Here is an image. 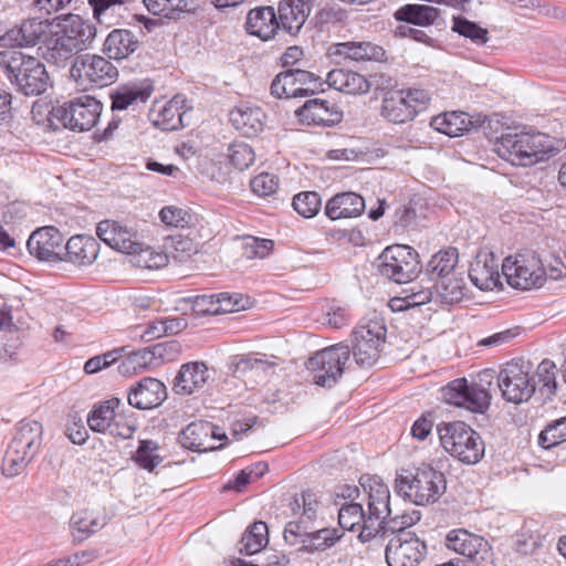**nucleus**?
Masks as SVG:
<instances>
[{
    "label": "nucleus",
    "mask_w": 566,
    "mask_h": 566,
    "mask_svg": "<svg viewBox=\"0 0 566 566\" xmlns=\"http://www.w3.org/2000/svg\"><path fill=\"white\" fill-rule=\"evenodd\" d=\"M349 357V346L344 344H336L317 352L306 364L313 375L314 384L333 387L343 376Z\"/></svg>",
    "instance_id": "12"
},
{
    "label": "nucleus",
    "mask_w": 566,
    "mask_h": 566,
    "mask_svg": "<svg viewBox=\"0 0 566 566\" xmlns=\"http://www.w3.org/2000/svg\"><path fill=\"white\" fill-rule=\"evenodd\" d=\"M49 28L46 20L28 19L20 25L8 30L0 41L4 46H30L35 45L45 34Z\"/></svg>",
    "instance_id": "26"
},
{
    "label": "nucleus",
    "mask_w": 566,
    "mask_h": 566,
    "mask_svg": "<svg viewBox=\"0 0 566 566\" xmlns=\"http://www.w3.org/2000/svg\"><path fill=\"white\" fill-rule=\"evenodd\" d=\"M292 206L300 216L313 218L321 210L322 199L316 191H304L294 196Z\"/></svg>",
    "instance_id": "55"
},
{
    "label": "nucleus",
    "mask_w": 566,
    "mask_h": 566,
    "mask_svg": "<svg viewBox=\"0 0 566 566\" xmlns=\"http://www.w3.org/2000/svg\"><path fill=\"white\" fill-rule=\"evenodd\" d=\"M139 45L136 35L125 29H115L104 41L103 52L114 60H123L133 54Z\"/></svg>",
    "instance_id": "37"
},
{
    "label": "nucleus",
    "mask_w": 566,
    "mask_h": 566,
    "mask_svg": "<svg viewBox=\"0 0 566 566\" xmlns=\"http://www.w3.org/2000/svg\"><path fill=\"white\" fill-rule=\"evenodd\" d=\"M280 29L277 15L272 7H258L249 11L245 30L249 34L268 41Z\"/></svg>",
    "instance_id": "28"
},
{
    "label": "nucleus",
    "mask_w": 566,
    "mask_h": 566,
    "mask_svg": "<svg viewBox=\"0 0 566 566\" xmlns=\"http://www.w3.org/2000/svg\"><path fill=\"white\" fill-rule=\"evenodd\" d=\"M335 53L354 62L381 61L385 56L381 46L366 41L338 43Z\"/></svg>",
    "instance_id": "38"
},
{
    "label": "nucleus",
    "mask_w": 566,
    "mask_h": 566,
    "mask_svg": "<svg viewBox=\"0 0 566 566\" xmlns=\"http://www.w3.org/2000/svg\"><path fill=\"white\" fill-rule=\"evenodd\" d=\"M497 387L507 402L520 405L528 401L536 391L533 364L523 358L507 361L497 375Z\"/></svg>",
    "instance_id": "7"
},
{
    "label": "nucleus",
    "mask_w": 566,
    "mask_h": 566,
    "mask_svg": "<svg viewBox=\"0 0 566 566\" xmlns=\"http://www.w3.org/2000/svg\"><path fill=\"white\" fill-rule=\"evenodd\" d=\"M253 193L259 197H269L279 189V178L269 172H261L250 181Z\"/></svg>",
    "instance_id": "63"
},
{
    "label": "nucleus",
    "mask_w": 566,
    "mask_h": 566,
    "mask_svg": "<svg viewBox=\"0 0 566 566\" xmlns=\"http://www.w3.org/2000/svg\"><path fill=\"white\" fill-rule=\"evenodd\" d=\"M451 29L479 45L485 44L489 40L486 29L481 28L475 22L469 21L463 17H453Z\"/></svg>",
    "instance_id": "58"
},
{
    "label": "nucleus",
    "mask_w": 566,
    "mask_h": 566,
    "mask_svg": "<svg viewBox=\"0 0 566 566\" xmlns=\"http://www.w3.org/2000/svg\"><path fill=\"white\" fill-rule=\"evenodd\" d=\"M315 93L314 88L297 86L293 73L287 70L280 72L271 84V94L277 98L304 97Z\"/></svg>",
    "instance_id": "43"
},
{
    "label": "nucleus",
    "mask_w": 566,
    "mask_h": 566,
    "mask_svg": "<svg viewBox=\"0 0 566 566\" xmlns=\"http://www.w3.org/2000/svg\"><path fill=\"white\" fill-rule=\"evenodd\" d=\"M446 546L465 557L478 566L491 565L489 543L481 536L463 528L452 530L446 536Z\"/></svg>",
    "instance_id": "16"
},
{
    "label": "nucleus",
    "mask_w": 566,
    "mask_h": 566,
    "mask_svg": "<svg viewBox=\"0 0 566 566\" xmlns=\"http://www.w3.org/2000/svg\"><path fill=\"white\" fill-rule=\"evenodd\" d=\"M496 139L499 156L514 166H533L555 150L549 136L539 132L506 133Z\"/></svg>",
    "instance_id": "2"
},
{
    "label": "nucleus",
    "mask_w": 566,
    "mask_h": 566,
    "mask_svg": "<svg viewBox=\"0 0 566 566\" xmlns=\"http://www.w3.org/2000/svg\"><path fill=\"white\" fill-rule=\"evenodd\" d=\"M444 489L443 473L426 464L409 475L399 474L395 482L396 492L417 505L434 503Z\"/></svg>",
    "instance_id": "5"
},
{
    "label": "nucleus",
    "mask_w": 566,
    "mask_h": 566,
    "mask_svg": "<svg viewBox=\"0 0 566 566\" xmlns=\"http://www.w3.org/2000/svg\"><path fill=\"white\" fill-rule=\"evenodd\" d=\"M502 272L507 283L515 289L531 290L541 287L546 281L544 261L533 251L517 253L514 258H505Z\"/></svg>",
    "instance_id": "9"
},
{
    "label": "nucleus",
    "mask_w": 566,
    "mask_h": 566,
    "mask_svg": "<svg viewBox=\"0 0 566 566\" xmlns=\"http://www.w3.org/2000/svg\"><path fill=\"white\" fill-rule=\"evenodd\" d=\"M43 427L36 420H22L8 444L2 459L1 472L6 478L20 475L39 453Z\"/></svg>",
    "instance_id": "3"
},
{
    "label": "nucleus",
    "mask_w": 566,
    "mask_h": 566,
    "mask_svg": "<svg viewBox=\"0 0 566 566\" xmlns=\"http://www.w3.org/2000/svg\"><path fill=\"white\" fill-rule=\"evenodd\" d=\"M360 484L367 493V509L360 503H346L338 511V523L343 530L359 531L357 538L365 544L385 528L386 518L390 515V491L378 476L367 478Z\"/></svg>",
    "instance_id": "1"
},
{
    "label": "nucleus",
    "mask_w": 566,
    "mask_h": 566,
    "mask_svg": "<svg viewBox=\"0 0 566 566\" xmlns=\"http://www.w3.org/2000/svg\"><path fill=\"white\" fill-rule=\"evenodd\" d=\"M269 543V530L266 523L254 522L243 534L240 541L239 552L253 555L261 552Z\"/></svg>",
    "instance_id": "45"
},
{
    "label": "nucleus",
    "mask_w": 566,
    "mask_h": 566,
    "mask_svg": "<svg viewBox=\"0 0 566 566\" xmlns=\"http://www.w3.org/2000/svg\"><path fill=\"white\" fill-rule=\"evenodd\" d=\"M469 277L481 291H490L500 283L499 259L493 252H479L470 264Z\"/></svg>",
    "instance_id": "23"
},
{
    "label": "nucleus",
    "mask_w": 566,
    "mask_h": 566,
    "mask_svg": "<svg viewBox=\"0 0 566 566\" xmlns=\"http://www.w3.org/2000/svg\"><path fill=\"white\" fill-rule=\"evenodd\" d=\"M167 398V388L163 381L145 377L128 390V403L139 410L159 407Z\"/></svg>",
    "instance_id": "19"
},
{
    "label": "nucleus",
    "mask_w": 566,
    "mask_h": 566,
    "mask_svg": "<svg viewBox=\"0 0 566 566\" xmlns=\"http://www.w3.org/2000/svg\"><path fill=\"white\" fill-rule=\"evenodd\" d=\"M147 10L154 15L170 20L179 19L181 13L195 11L193 0H143Z\"/></svg>",
    "instance_id": "42"
},
{
    "label": "nucleus",
    "mask_w": 566,
    "mask_h": 566,
    "mask_svg": "<svg viewBox=\"0 0 566 566\" xmlns=\"http://www.w3.org/2000/svg\"><path fill=\"white\" fill-rule=\"evenodd\" d=\"M458 263V252L455 249L442 250L432 255L427 264V273L431 280H437L452 274Z\"/></svg>",
    "instance_id": "49"
},
{
    "label": "nucleus",
    "mask_w": 566,
    "mask_h": 566,
    "mask_svg": "<svg viewBox=\"0 0 566 566\" xmlns=\"http://www.w3.org/2000/svg\"><path fill=\"white\" fill-rule=\"evenodd\" d=\"M566 442V417L549 422L538 436V444L544 449H551Z\"/></svg>",
    "instance_id": "54"
},
{
    "label": "nucleus",
    "mask_w": 566,
    "mask_h": 566,
    "mask_svg": "<svg viewBox=\"0 0 566 566\" xmlns=\"http://www.w3.org/2000/svg\"><path fill=\"white\" fill-rule=\"evenodd\" d=\"M42 50L43 59L57 67L66 65L70 59L77 54L74 49L64 41L61 35L55 32L51 38L44 42Z\"/></svg>",
    "instance_id": "41"
},
{
    "label": "nucleus",
    "mask_w": 566,
    "mask_h": 566,
    "mask_svg": "<svg viewBox=\"0 0 566 566\" xmlns=\"http://www.w3.org/2000/svg\"><path fill=\"white\" fill-rule=\"evenodd\" d=\"M189 109L186 97L177 94L158 111L154 123L163 130H177L185 127L184 118Z\"/></svg>",
    "instance_id": "36"
},
{
    "label": "nucleus",
    "mask_w": 566,
    "mask_h": 566,
    "mask_svg": "<svg viewBox=\"0 0 566 566\" xmlns=\"http://www.w3.org/2000/svg\"><path fill=\"white\" fill-rule=\"evenodd\" d=\"M211 378L208 366L202 361L181 365L175 378L172 390L178 395H192L202 390Z\"/></svg>",
    "instance_id": "24"
},
{
    "label": "nucleus",
    "mask_w": 566,
    "mask_h": 566,
    "mask_svg": "<svg viewBox=\"0 0 566 566\" xmlns=\"http://www.w3.org/2000/svg\"><path fill=\"white\" fill-rule=\"evenodd\" d=\"M485 120L481 115L473 117L465 112H447L433 117L431 126L442 134L455 137L482 127Z\"/></svg>",
    "instance_id": "25"
},
{
    "label": "nucleus",
    "mask_w": 566,
    "mask_h": 566,
    "mask_svg": "<svg viewBox=\"0 0 566 566\" xmlns=\"http://www.w3.org/2000/svg\"><path fill=\"white\" fill-rule=\"evenodd\" d=\"M111 426L112 428H109L107 434L122 439L132 438L137 429L136 419L133 413L117 412Z\"/></svg>",
    "instance_id": "61"
},
{
    "label": "nucleus",
    "mask_w": 566,
    "mask_h": 566,
    "mask_svg": "<svg viewBox=\"0 0 566 566\" xmlns=\"http://www.w3.org/2000/svg\"><path fill=\"white\" fill-rule=\"evenodd\" d=\"M107 524L105 514L95 510H81L75 512L70 520V527L74 541L82 542L92 534L101 531Z\"/></svg>",
    "instance_id": "35"
},
{
    "label": "nucleus",
    "mask_w": 566,
    "mask_h": 566,
    "mask_svg": "<svg viewBox=\"0 0 566 566\" xmlns=\"http://www.w3.org/2000/svg\"><path fill=\"white\" fill-rule=\"evenodd\" d=\"M387 327L382 318L374 316L368 319H363L359 325L354 329L353 337L355 339H370L371 342L386 340Z\"/></svg>",
    "instance_id": "53"
},
{
    "label": "nucleus",
    "mask_w": 566,
    "mask_h": 566,
    "mask_svg": "<svg viewBox=\"0 0 566 566\" xmlns=\"http://www.w3.org/2000/svg\"><path fill=\"white\" fill-rule=\"evenodd\" d=\"M97 237L112 249L129 254L139 248L137 234L115 220H103L96 227Z\"/></svg>",
    "instance_id": "21"
},
{
    "label": "nucleus",
    "mask_w": 566,
    "mask_h": 566,
    "mask_svg": "<svg viewBox=\"0 0 566 566\" xmlns=\"http://www.w3.org/2000/svg\"><path fill=\"white\" fill-rule=\"evenodd\" d=\"M438 13V9L430 6L406 4L395 12V18L416 25H429L436 21Z\"/></svg>",
    "instance_id": "46"
},
{
    "label": "nucleus",
    "mask_w": 566,
    "mask_h": 566,
    "mask_svg": "<svg viewBox=\"0 0 566 566\" xmlns=\"http://www.w3.org/2000/svg\"><path fill=\"white\" fill-rule=\"evenodd\" d=\"M125 0H90L94 18L99 23H107L122 9Z\"/></svg>",
    "instance_id": "62"
},
{
    "label": "nucleus",
    "mask_w": 566,
    "mask_h": 566,
    "mask_svg": "<svg viewBox=\"0 0 566 566\" xmlns=\"http://www.w3.org/2000/svg\"><path fill=\"white\" fill-rule=\"evenodd\" d=\"M437 280L436 291L443 303L453 304L463 298L465 290L463 279L450 274Z\"/></svg>",
    "instance_id": "51"
},
{
    "label": "nucleus",
    "mask_w": 566,
    "mask_h": 566,
    "mask_svg": "<svg viewBox=\"0 0 566 566\" xmlns=\"http://www.w3.org/2000/svg\"><path fill=\"white\" fill-rule=\"evenodd\" d=\"M0 66L24 95H40L50 85V77L44 64L36 57L25 55L20 51L0 52Z\"/></svg>",
    "instance_id": "4"
},
{
    "label": "nucleus",
    "mask_w": 566,
    "mask_h": 566,
    "mask_svg": "<svg viewBox=\"0 0 566 566\" xmlns=\"http://www.w3.org/2000/svg\"><path fill=\"white\" fill-rule=\"evenodd\" d=\"M311 7L305 0H283L279 6V23L289 34H297L310 15Z\"/></svg>",
    "instance_id": "29"
},
{
    "label": "nucleus",
    "mask_w": 566,
    "mask_h": 566,
    "mask_svg": "<svg viewBox=\"0 0 566 566\" xmlns=\"http://www.w3.org/2000/svg\"><path fill=\"white\" fill-rule=\"evenodd\" d=\"M344 532L337 528H322L315 532H308L303 541L304 553L323 552L334 546L342 537Z\"/></svg>",
    "instance_id": "47"
},
{
    "label": "nucleus",
    "mask_w": 566,
    "mask_h": 566,
    "mask_svg": "<svg viewBox=\"0 0 566 566\" xmlns=\"http://www.w3.org/2000/svg\"><path fill=\"white\" fill-rule=\"evenodd\" d=\"M365 209V200L356 192H340L332 197L325 206V214L331 220L354 218L361 214Z\"/></svg>",
    "instance_id": "30"
},
{
    "label": "nucleus",
    "mask_w": 566,
    "mask_h": 566,
    "mask_svg": "<svg viewBox=\"0 0 566 566\" xmlns=\"http://www.w3.org/2000/svg\"><path fill=\"white\" fill-rule=\"evenodd\" d=\"M275 367L276 361L269 359L266 355L243 356L233 364V374L258 382L273 375Z\"/></svg>",
    "instance_id": "34"
},
{
    "label": "nucleus",
    "mask_w": 566,
    "mask_h": 566,
    "mask_svg": "<svg viewBox=\"0 0 566 566\" xmlns=\"http://www.w3.org/2000/svg\"><path fill=\"white\" fill-rule=\"evenodd\" d=\"M402 296L394 297L389 302L392 311H406L411 307L427 304L432 298V291L430 287H421L418 284L410 286L402 292Z\"/></svg>",
    "instance_id": "48"
},
{
    "label": "nucleus",
    "mask_w": 566,
    "mask_h": 566,
    "mask_svg": "<svg viewBox=\"0 0 566 566\" xmlns=\"http://www.w3.org/2000/svg\"><path fill=\"white\" fill-rule=\"evenodd\" d=\"M158 444L151 440H143L134 455L135 462L143 469L153 471L158 467L163 458L158 454Z\"/></svg>",
    "instance_id": "57"
},
{
    "label": "nucleus",
    "mask_w": 566,
    "mask_h": 566,
    "mask_svg": "<svg viewBox=\"0 0 566 566\" xmlns=\"http://www.w3.org/2000/svg\"><path fill=\"white\" fill-rule=\"evenodd\" d=\"M228 158L237 169L242 171L253 165L255 154L250 145L243 142H235L228 148Z\"/></svg>",
    "instance_id": "59"
},
{
    "label": "nucleus",
    "mask_w": 566,
    "mask_h": 566,
    "mask_svg": "<svg viewBox=\"0 0 566 566\" xmlns=\"http://www.w3.org/2000/svg\"><path fill=\"white\" fill-rule=\"evenodd\" d=\"M233 127L245 137L259 135L265 125V113L261 107L242 104L230 112Z\"/></svg>",
    "instance_id": "27"
},
{
    "label": "nucleus",
    "mask_w": 566,
    "mask_h": 566,
    "mask_svg": "<svg viewBox=\"0 0 566 566\" xmlns=\"http://www.w3.org/2000/svg\"><path fill=\"white\" fill-rule=\"evenodd\" d=\"M325 82L329 87L350 95L365 94L370 88L368 80L363 74L345 69L329 71Z\"/></svg>",
    "instance_id": "32"
},
{
    "label": "nucleus",
    "mask_w": 566,
    "mask_h": 566,
    "mask_svg": "<svg viewBox=\"0 0 566 566\" xmlns=\"http://www.w3.org/2000/svg\"><path fill=\"white\" fill-rule=\"evenodd\" d=\"M300 123L305 125L334 126L342 122L343 112L339 106L323 98H313L295 111Z\"/></svg>",
    "instance_id": "18"
},
{
    "label": "nucleus",
    "mask_w": 566,
    "mask_h": 566,
    "mask_svg": "<svg viewBox=\"0 0 566 566\" xmlns=\"http://www.w3.org/2000/svg\"><path fill=\"white\" fill-rule=\"evenodd\" d=\"M120 400L112 398L106 401L96 403L87 415V424L91 430L101 433H107L112 428V422L116 416V409L119 407Z\"/></svg>",
    "instance_id": "39"
},
{
    "label": "nucleus",
    "mask_w": 566,
    "mask_h": 566,
    "mask_svg": "<svg viewBox=\"0 0 566 566\" xmlns=\"http://www.w3.org/2000/svg\"><path fill=\"white\" fill-rule=\"evenodd\" d=\"M438 433L443 449L465 464H475L484 455L480 434L463 421L442 422Z\"/></svg>",
    "instance_id": "6"
},
{
    "label": "nucleus",
    "mask_w": 566,
    "mask_h": 566,
    "mask_svg": "<svg viewBox=\"0 0 566 566\" xmlns=\"http://www.w3.org/2000/svg\"><path fill=\"white\" fill-rule=\"evenodd\" d=\"M429 101L428 92L421 88L391 91L382 98L381 116L395 124L407 123L424 109Z\"/></svg>",
    "instance_id": "11"
},
{
    "label": "nucleus",
    "mask_w": 566,
    "mask_h": 566,
    "mask_svg": "<svg viewBox=\"0 0 566 566\" xmlns=\"http://www.w3.org/2000/svg\"><path fill=\"white\" fill-rule=\"evenodd\" d=\"M168 348H171L170 344L158 343L151 347L134 352L122 360L118 365V371L119 374L127 376L136 375L144 370L157 367L164 361Z\"/></svg>",
    "instance_id": "20"
},
{
    "label": "nucleus",
    "mask_w": 566,
    "mask_h": 566,
    "mask_svg": "<svg viewBox=\"0 0 566 566\" xmlns=\"http://www.w3.org/2000/svg\"><path fill=\"white\" fill-rule=\"evenodd\" d=\"M72 78L83 91L105 87L117 81V67L104 56L97 54L77 55L70 70Z\"/></svg>",
    "instance_id": "8"
},
{
    "label": "nucleus",
    "mask_w": 566,
    "mask_h": 566,
    "mask_svg": "<svg viewBox=\"0 0 566 566\" xmlns=\"http://www.w3.org/2000/svg\"><path fill=\"white\" fill-rule=\"evenodd\" d=\"M132 255L130 262L142 269H160L167 265L169 256L161 251H155L150 247H144L139 242V248L129 253Z\"/></svg>",
    "instance_id": "50"
},
{
    "label": "nucleus",
    "mask_w": 566,
    "mask_h": 566,
    "mask_svg": "<svg viewBox=\"0 0 566 566\" xmlns=\"http://www.w3.org/2000/svg\"><path fill=\"white\" fill-rule=\"evenodd\" d=\"M533 377L538 388L539 394L546 399H553L557 392V367L556 364L551 359L542 360L535 371L533 370Z\"/></svg>",
    "instance_id": "44"
},
{
    "label": "nucleus",
    "mask_w": 566,
    "mask_h": 566,
    "mask_svg": "<svg viewBox=\"0 0 566 566\" xmlns=\"http://www.w3.org/2000/svg\"><path fill=\"white\" fill-rule=\"evenodd\" d=\"M388 566H419L427 555V545L412 532L392 537L386 547Z\"/></svg>",
    "instance_id": "15"
},
{
    "label": "nucleus",
    "mask_w": 566,
    "mask_h": 566,
    "mask_svg": "<svg viewBox=\"0 0 566 566\" xmlns=\"http://www.w3.org/2000/svg\"><path fill=\"white\" fill-rule=\"evenodd\" d=\"M419 255L409 245L387 247L377 259L379 273L395 283H409L420 272Z\"/></svg>",
    "instance_id": "10"
},
{
    "label": "nucleus",
    "mask_w": 566,
    "mask_h": 566,
    "mask_svg": "<svg viewBox=\"0 0 566 566\" xmlns=\"http://www.w3.org/2000/svg\"><path fill=\"white\" fill-rule=\"evenodd\" d=\"M213 427L208 422H191L179 434V442L186 449L206 452L216 450L217 447L210 443L217 439Z\"/></svg>",
    "instance_id": "31"
},
{
    "label": "nucleus",
    "mask_w": 566,
    "mask_h": 566,
    "mask_svg": "<svg viewBox=\"0 0 566 566\" xmlns=\"http://www.w3.org/2000/svg\"><path fill=\"white\" fill-rule=\"evenodd\" d=\"M421 518V514L417 510H412L409 513L398 514L390 507V515L386 518L385 528L380 533L384 535L386 532L402 533L405 528L415 525Z\"/></svg>",
    "instance_id": "60"
},
{
    "label": "nucleus",
    "mask_w": 566,
    "mask_h": 566,
    "mask_svg": "<svg viewBox=\"0 0 566 566\" xmlns=\"http://www.w3.org/2000/svg\"><path fill=\"white\" fill-rule=\"evenodd\" d=\"M443 399L475 413H483L491 403V395L485 388L474 382L469 384L464 378L455 379L443 388Z\"/></svg>",
    "instance_id": "14"
},
{
    "label": "nucleus",
    "mask_w": 566,
    "mask_h": 566,
    "mask_svg": "<svg viewBox=\"0 0 566 566\" xmlns=\"http://www.w3.org/2000/svg\"><path fill=\"white\" fill-rule=\"evenodd\" d=\"M159 217L165 224L177 228H184L189 223L190 219V216L186 210L175 206L164 207L159 212Z\"/></svg>",
    "instance_id": "64"
},
{
    "label": "nucleus",
    "mask_w": 566,
    "mask_h": 566,
    "mask_svg": "<svg viewBox=\"0 0 566 566\" xmlns=\"http://www.w3.org/2000/svg\"><path fill=\"white\" fill-rule=\"evenodd\" d=\"M64 237L55 227L33 231L27 242L28 250L41 261H61L64 254Z\"/></svg>",
    "instance_id": "17"
},
{
    "label": "nucleus",
    "mask_w": 566,
    "mask_h": 566,
    "mask_svg": "<svg viewBox=\"0 0 566 566\" xmlns=\"http://www.w3.org/2000/svg\"><path fill=\"white\" fill-rule=\"evenodd\" d=\"M102 109V103L95 97L81 95L55 108L54 115L65 127L85 132L95 126Z\"/></svg>",
    "instance_id": "13"
},
{
    "label": "nucleus",
    "mask_w": 566,
    "mask_h": 566,
    "mask_svg": "<svg viewBox=\"0 0 566 566\" xmlns=\"http://www.w3.org/2000/svg\"><path fill=\"white\" fill-rule=\"evenodd\" d=\"M166 247L169 249L171 256L178 262L187 261L198 251L197 243L192 239L180 234L169 237Z\"/></svg>",
    "instance_id": "56"
},
{
    "label": "nucleus",
    "mask_w": 566,
    "mask_h": 566,
    "mask_svg": "<svg viewBox=\"0 0 566 566\" xmlns=\"http://www.w3.org/2000/svg\"><path fill=\"white\" fill-rule=\"evenodd\" d=\"M382 342H371L370 339L353 338V356L357 365L361 367L373 366L379 358L384 347Z\"/></svg>",
    "instance_id": "52"
},
{
    "label": "nucleus",
    "mask_w": 566,
    "mask_h": 566,
    "mask_svg": "<svg viewBox=\"0 0 566 566\" xmlns=\"http://www.w3.org/2000/svg\"><path fill=\"white\" fill-rule=\"evenodd\" d=\"M151 92L153 88L149 86L120 85L111 94L112 108L123 111L137 102L145 103L150 97Z\"/></svg>",
    "instance_id": "40"
},
{
    "label": "nucleus",
    "mask_w": 566,
    "mask_h": 566,
    "mask_svg": "<svg viewBox=\"0 0 566 566\" xmlns=\"http://www.w3.org/2000/svg\"><path fill=\"white\" fill-rule=\"evenodd\" d=\"M60 30L56 31L61 38L69 43L76 53L86 50L96 36V28L88 21L76 14L66 15Z\"/></svg>",
    "instance_id": "22"
},
{
    "label": "nucleus",
    "mask_w": 566,
    "mask_h": 566,
    "mask_svg": "<svg viewBox=\"0 0 566 566\" xmlns=\"http://www.w3.org/2000/svg\"><path fill=\"white\" fill-rule=\"evenodd\" d=\"M98 252L99 243L90 235H74L64 245L66 260L78 265L92 264L96 260Z\"/></svg>",
    "instance_id": "33"
}]
</instances>
